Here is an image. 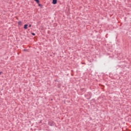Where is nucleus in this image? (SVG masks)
<instances>
[{
  "instance_id": "9",
  "label": "nucleus",
  "mask_w": 131,
  "mask_h": 131,
  "mask_svg": "<svg viewBox=\"0 0 131 131\" xmlns=\"http://www.w3.org/2000/svg\"><path fill=\"white\" fill-rule=\"evenodd\" d=\"M24 51L25 52H26V49H24Z\"/></svg>"
},
{
  "instance_id": "3",
  "label": "nucleus",
  "mask_w": 131,
  "mask_h": 131,
  "mask_svg": "<svg viewBox=\"0 0 131 131\" xmlns=\"http://www.w3.org/2000/svg\"><path fill=\"white\" fill-rule=\"evenodd\" d=\"M35 2L37 3V4H39V0H34Z\"/></svg>"
},
{
  "instance_id": "8",
  "label": "nucleus",
  "mask_w": 131,
  "mask_h": 131,
  "mask_svg": "<svg viewBox=\"0 0 131 131\" xmlns=\"http://www.w3.org/2000/svg\"><path fill=\"white\" fill-rule=\"evenodd\" d=\"M3 73V72H0V75Z\"/></svg>"
},
{
  "instance_id": "2",
  "label": "nucleus",
  "mask_w": 131,
  "mask_h": 131,
  "mask_svg": "<svg viewBox=\"0 0 131 131\" xmlns=\"http://www.w3.org/2000/svg\"><path fill=\"white\" fill-rule=\"evenodd\" d=\"M27 26H28V24L25 25H24V29H27V28H28L27 27Z\"/></svg>"
},
{
  "instance_id": "6",
  "label": "nucleus",
  "mask_w": 131,
  "mask_h": 131,
  "mask_svg": "<svg viewBox=\"0 0 131 131\" xmlns=\"http://www.w3.org/2000/svg\"><path fill=\"white\" fill-rule=\"evenodd\" d=\"M38 6H39V7H42V5H41L40 4H38Z\"/></svg>"
},
{
  "instance_id": "7",
  "label": "nucleus",
  "mask_w": 131,
  "mask_h": 131,
  "mask_svg": "<svg viewBox=\"0 0 131 131\" xmlns=\"http://www.w3.org/2000/svg\"><path fill=\"white\" fill-rule=\"evenodd\" d=\"M29 28L31 27V25H29Z\"/></svg>"
},
{
  "instance_id": "5",
  "label": "nucleus",
  "mask_w": 131,
  "mask_h": 131,
  "mask_svg": "<svg viewBox=\"0 0 131 131\" xmlns=\"http://www.w3.org/2000/svg\"><path fill=\"white\" fill-rule=\"evenodd\" d=\"M31 34H32V35H33V36H34L35 35V33H32Z\"/></svg>"
},
{
  "instance_id": "1",
  "label": "nucleus",
  "mask_w": 131,
  "mask_h": 131,
  "mask_svg": "<svg viewBox=\"0 0 131 131\" xmlns=\"http://www.w3.org/2000/svg\"><path fill=\"white\" fill-rule=\"evenodd\" d=\"M58 0H52V4L53 5H56Z\"/></svg>"
},
{
  "instance_id": "4",
  "label": "nucleus",
  "mask_w": 131,
  "mask_h": 131,
  "mask_svg": "<svg viewBox=\"0 0 131 131\" xmlns=\"http://www.w3.org/2000/svg\"><path fill=\"white\" fill-rule=\"evenodd\" d=\"M18 24L19 25H21L22 24V22H21L20 21H19L18 22Z\"/></svg>"
}]
</instances>
